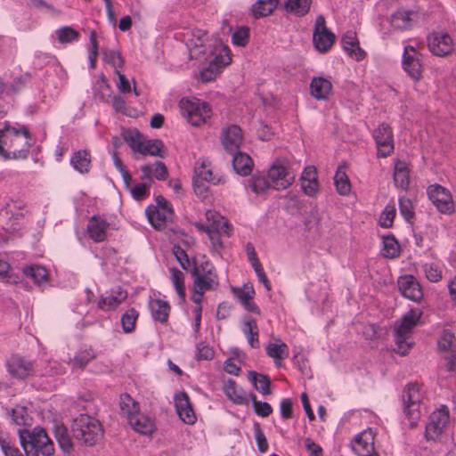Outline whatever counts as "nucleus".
<instances>
[{"label":"nucleus","instance_id":"obj_42","mask_svg":"<svg viewBox=\"0 0 456 456\" xmlns=\"http://www.w3.org/2000/svg\"><path fill=\"white\" fill-rule=\"evenodd\" d=\"M411 12L398 10L391 15L390 23L397 29H406L411 27Z\"/></svg>","mask_w":456,"mask_h":456},{"label":"nucleus","instance_id":"obj_18","mask_svg":"<svg viewBox=\"0 0 456 456\" xmlns=\"http://www.w3.org/2000/svg\"><path fill=\"white\" fill-rule=\"evenodd\" d=\"M140 170L142 172L140 177L142 183L129 189L132 197L138 201L144 200L150 195V188L152 184V167L150 164H144L141 166Z\"/></svg>","mask_w":456,"mask_h":456},{"label":"nucleus","instance_id":"obj_36","mask_svg":"<svg viewBox=\"0 0 456 456\" xmlns=\"http://www.w3.org/2000/svg\"><path fill=\"white\" fill-rule=\"evenodd\" d=\"M248 378L252 382L255 388L258 390L263 395H267L271 394V380L267 375H263L254 370H251L248 371Z\"/></svg>","mask_w":456,"mask_h":456},{"label":"nucleus","instance_id":"obj_10","mask_svg":"<svg viewBox=\"0 0 456 456\" xmlns=\"http://www.w3.org/2000/svg\"><path fill=\"white\" fill-rule=\"evenodd\" d=\"M421 61L420 53L411 45L405 46L402 60L403 69L414 81H419L422 77L423 65Z\"/></svg>","mask_w":456,"mask_h":456},{"label":"nucleus","instance_id":"obj_43","mask_svg":"<svg viewBox=\"0 0 456 456\" xmlns=\"http://www.w3.org/2000/svg\"><path fill=\"white\" fill-rule=\"evenodd\" d=\"M164 149L165 146L161 140L156 139L144 141L140 155H150L163 158L164 155L162 152Z\"/></svg>","mask_w":456,"mask_h":456},{"label":"nucleus","instance_id":"obj_19","mask_svg":"<svg viewBox=\"0 0 456 456\" xmlns=\"http://www.w3.org/2000/svg\"><path fill=\"white\" fill-rule=\"evenodd\" d=\"M174 400L175 411L180 419L188 425L194 424L197 419L187 393L180 392L175 394Z\"/></svg>","mask_w":456,"mask_h":456},{"label":"nucleus","instance_id":"obj_17","mask_svg":"<svg viewBox=\"0 0 456 456\" xmlns=\"http://www.w3.org/2000/svg\"><path fill=\"white\" fill-rule=\"evenodd\" d=\"M398 288L401 294L413 302H419L423 298V291L413 275H403L398 279Z\"/></svg>","mask_w":456,"mask_h":456},{"label":"nucleus","instance_id":"obj_23","mask_svg":"<svg viewBox=\"0 0 456 456\" xmlns=\"http://www.w3.org/2000/svg\"><path fill=\"white\" fill-rule=\"evenodd\" d=\"M341 44L344 51L346 52L348 56L356 61H361L365 58L366 53L360 47L355 32L347 31L345 33L342 37Z\"/></svg>","mask_w":456,"mask_h":456},{"label":"nucleus","instance_id":"obj_51","mask_svg":"<svg viewBox=\"0 0 456 456\" xmlns=\"http://www.w3.org/2000/svg\"><path fill=\"white\" fill-rule=\"evenodd\" d=\"M249 41V28L246 26L238 27L232 34V43L240 47H244Z\"/></svg>","mask_w":456,"mask_h":456},{"label":"nucleus","instance_id":"obj_33","mask_svg":"<svg viewBox=\"0 0 456 456\" xmlns=\"http://www.w3.org/2000/svg\"><path fill=\"white\" fill-rule=\"evenodd\" d=\"M119 409L120 413L128 420L140 411L139 403L127 393L120 395Z\"/></svg>","mask_w":456,"mask_h":456},{"label":"nucleus","instance_id":"obj_25","mask_svg":"<svg viewBox=\"0 0 456 456\" xmlns=\"http://www.w3.org/2000/svg\"><path fill=\"white\" fill-rule=\"evenodd\" d=\"M331 82L322 77H314L310 83V94L318 101L327 100L331 93Z\"/></svg>","mask_w":456,"mask_h":456},{"label":"nucleus","instance_id":"obj_15","mask_svg":"<svg viewBox=\"0 0 456 456\" xmlns=\"http://www.w3.org/2000/svg\"><path fill=\"white\" fill-rule=\"evenodd\" d=\"M220 141L226 152H236L240 150L243 141L240 127L237 125H229L224 127L220 135Z\"/></svg>","mask_w":456,"mask_h":456},{"label":"nucleus","instance_id":"obj_62","mask_svg":"<svg viewBox=\"0 0 456 456\" xmlns=\"http://www.w3.org/2000/svg\"><path fill=\"white\" fill-rule=\"evenodd\" d=\"M399 209L401 215L405 218V220L410 221L414 217L412 203L409 199L405 197H401L399 199Z\"/></svg>","mask_w":456,"mask_h":456},{"label":"nucleus","instance_id":"obj_31","mask_svg":"<svg viewBox=\"0 0 456 456\" xmlns=\"http://www.w3.org/2000/svg\"><path fill=\"white\" fill-rule=\"evenodd\" d=\"M242 331L245 334L249 346L252 348H259V330L256 321L252 317H247L243 321Z\"/></svg>","mask_w":456,"mask_h":456},{"label":"nucleus","instance_id":"obj_27","mask_svg":"<svg viewBox=\"0 0 456 456\" xmlns=\"http://www.w3.org/2000/svg\"><path fill=\"white\" fill-rule=\"evenodd\" d=\"M232 154L233 155L232 167L234 171L242 176L250 175L254 163L249 155L240 151Z\"/></svg>","mask_w":456,"mask_h":456},{"label":"nucleus","instance_id":"obj_12","mask_svg":"<svg viewBox=\"0 0 456 456\" xmlns=\"http://www.w3.org/2000/svg\"><path fill=\"white\" fill-rule=\"evenodd\" d=\"M449 420V411L446 406H442L435 411L426 425L425 437L427 440H436L444 431Z\"/></svg>","mask_w":456,"mask_h":456},{"label":"nucleus","instance_id":"obj_64","mask_svg":"<svg viewBox=\"0 0 456 456\" xmlns=\"http://www.w3.org/2000/svg\"><path fill=\"white\" fill-rule=\"evenodd\" d=\"M103 59L115 69L122 68L124 61L118 52L108 51L103 53Z\"/></svg>","mask_w":456,"mask_h":456},{"label":"nucleus","instance_id":"obj_49","mask_svg":"<svg viewBox=\"0 0 456 456\" xmlns=\"http://www.w3.org/2000/svg\"><path fill=\"white\" fill-rule=\"evenodd\" d=\"M172 283L181 299L185 297L184 274L179 269L170 268Z\"/></svg>","mask_w":456,"mask_h":456},{"label":"nucleus","instance_id":"obj_22","mask_svg":"<svg viewBox=\"0 0 456 456\" xmlns=\"http://www.w3.org/2000/svg\"><path fill=\"white\" fill-rule=\"evenodd\" d=\"M146 215L151 224L158 230H162L166 227L167 222L173 219V208H161L151 205L146 208Z\"/></svg>","mask_w":456,"mask_h":456},{"label":"nucleus","instance_id":"obj_2","mask_svg":"<svg viewBox=\"0 0 456 456\" xmlns=\"http://www.w3.org/2000/svg\"><path fill=\"white\" fill-rule=\"evenodd\" d=\"M74 438L81 444L94 446L103 438V428L101 422L87 414H80L72 423Z\"/></svg>","mask_w":456,"mask_h":456},{"label":"nucleus","instance_id":"obj_53","mask_svg":"<svg viewBox=\"0 0 456 456\" xmlns=\"http://www.w3.org/2000/svg\"><path fill=\"white\" fill-rule=\"evenodd\" d=\"M95 358V354L92 348L77 352L72 362L73 364L80 369H84L89 362Z\"/></svg>","mask_w":456,"mask_h":456},{"label":"nucleus","instance_id":"obj_6","mask_svg":"<svg viewBox=\"0 0 456 456\" xmlns=\"http://www.w3.org/2000/svg\"><path fill=\"white\" fill-rule=\"evenodd\" d=\"M182 114L194 126H200L211 117L212 111L209 105L204 102L182 100L180 103Z\"/></svg>","mask_w":456,"mask_h":456},{"label":"nucleus","instance_id":"obj_32","mask_svg":"<svg viewBox=\"0 0 456 456\" xmlns=\"http://www.w3.org/2000/svg\"><path fill=\"white\" fill-rule=\"evenodd\" d=\"M266 354L273 359L277 368L281 366V362L289 356V346L286 343H269L265 347Z\"/></svg>","mask_w":456,"mask_h":456},{"label":"nucleus","instance_id":"obj_7","mask_svg":"<svg viewBox=\"0 0 456 456\" xmlns=\"http://www.w3.org/2000/svg\"><path fill=\"white\" fill-rule=\"evenodd\" d=\"M267 177L276 190L287 189L294 181V175L288 170V161L284 159H278L273 163Z\"/></svg>","mask_w":456,"mask_h":456},{"label":"nucleus","instance_id":"obj_47","mask_svg":"<svg viewBox=\"0 0 456 456\" xmlns=\"http://www.w3.org/2000/svg\"><path fill=\"white\" fill-rule=\"evenodd\" d=\"M382 254L386 257L395 258L400 254V246L395 236H383Z\"/></svg>","mask_w":456,"mask_h":456},{"label":"nucleus","instance_id":"obj_37","mask_svg":"<svg viewBox=\"0 0 456 456\" xmlns=\"http://www.w3.org/2000/svg\"><path fill=\"white\" fill-rule=\"evenodd\" d=\"M343 168L344 166H338L334 176V184L338 193L345 196L351 191V183Z\"/></svg>","mask_w":456,"mask_h":456},{"label":"nucleus","instance_id":"obj_63","mask_svg":"<svg viewBox=\"0 0 456 456\" xmlns=\"http://www.w3.org/2000/svg\"><path fill=\"white\" fill-rule=\"evenodd\" d=\"M152 167V178L159 181H164L168 177V170L167 166L162 161H156L154 164H150Z\"/></svg>","mask_w":456,"mask_h":456},{"label":"nucleus","instance_id":"obj_40","mask_svg":"<svg viewBox=\"0 0 456 456\" xmlns=\"http://www.w3.org/2000/svg\"><path fill=\"white\" fill-rule=\"evenodd\" d=\"M311 4V0H286L285 9L289 12L302 17L309 12Z\"/></svg>","mask_w":456,"mask_h":456},{"label":"nucleus","instance_id":"obj_39","mask_svg":"<svg viewBox=\"0 0 456 456\" xmlns=\"http://www.w3.org/2000/svg\"><path fill=\"white\" fill-rule=\"evenodd\" d=\"M277 6V0H257L251 8L252 15L260 18L270 15Z\"/></svg>","mask_w":456,"mask_h":456},{"label":"nucleus","instance_id":"obj_1","mask_svg":"<svg viewBox=\"0 0 456 456\" xmlns=\"http://www.w3.org/2000/svg\"><path fill=\"white\" fill-rule=\"evenodd\" d=\"M13 134L0 139V156L5 160L26 159L34 144L32 135L24 125H20L19 129H12Z\"/></svg>","mask_w":456,"mask_h":456},{"label":"nucleus","instance_id":"obj_9","mask_svg":"<svg viewBox=\"0 0 456 456\" xmlns=\"http://www.w3.org/2000/svg\"><path fill=\"white\" fill-rule=\"evenodd\" d=\"M335 35L326 27L325 18L319 15L316 18L313 34V43L319 53L328 52L335 43Z\"/></svg>","mask_w":456,"mask_h":456},{"label":"nucleus","instance_id":"obj_57","mask_svg":"<svg viewBox=\"0 0 456 456\" xmlns=\"http://www.w3.org/2000/svg\"><path fill=\"white\" fill-rule=\"evenodd\" d=\"M201 281H193V293L191 295V300L198 305H201L204 297V293L209 290H215L216 289L208 288L207 284H200Z\"/></svg>","mask_w":456,"mask_h":456},{"label":"nucleus","instance_id":"obj_60","mask_svg":"<svg viewBox=\"0 0 456 456\" xmlns=\"http://www.w3.org/2000/svg\"><path fill=\"white\" fill-rule=\"evenodd\" d=\"M90 48H89V55L88 59L90 61V67L94 69L95 67L96 59L98 56V42H97V35L94 30L90 31Z\"/></svg>","mask_w":456,"mask_h":456},{"label":"nucleus","instance_id":"obj_41","mask_svg":"<svg viewBox=\"0 0 456 456\" xmlns=\"http://www.w3.org/2000/svg\"><path fill=\"white\" fill-rule=\"evenodd\" d=\"M54 436L59 444V446L64 452H69L72 448V441L69 434L68 428L64 425L54 426Z\"/></svg>","mask_w":456,"mask_h":456},{"label":"nucleus","instance_id":"obj_34","mask_svg":"<svg viewBox=\"0 0 456 456\" xmlns=\"http://www.w3.org/2000/svg\"><path fill=\"white\" fill-rule=\"evenodd\" d=\"M212 54L213 59L209 61V63L216 64V68H219L221 71L224 67L229 65L232 61L229 47L222 44H217L215 45Z\"/></svg>","mask_w":456,"mask_h":456},{"label":"nucleus","instance_id":"obj_5","mask_svg":"<svg viewBox=\"0 0 456 456\" xmlns=\"http://www.w3.org/2000/svg\"><path fill=\"white\" fill-rule=\"evenodd\" d=\"M403 413L409 420L411 428L416 426L420 419L419 406L422 402V395L417 383H410L402 395Z\"/></svg>","mask_w":456,"mask_h":456},{"label":"nucleus","instance_id":"obj_59","mask_svg":"<svg viewBox=\"0 0 456 456\" xmlns=\"http://www.w3.org/2000/svg\"><path fill=\"white\" fill-rule=\"evenodd\" d=\"M209 224L210 227L208 228V231L213 230L214 232H222V234L227 237H230L232 235V226L224 217L223 218V222L217 219V221L211 223Z\"/></svg>","mask_w":456,"mask_h":456},{"label":"nucleus","instance_id":"obj_45","mask_svg":"<svg viewBox=\"0 0 456 456\" xmlns=\"http://www.w3.org/2000/svg\"><path fill=\"white\" fill-rule=\"evenodd\" d=\"M139 313L138 311L131 307L127 309L121 316V325L122 330L125 333H131L135 329V323L138 320Z\"/></svg>","mask_w":456,"mask_h":456},{"label":"nucleus","instance_id":"obj_54","mask_svg":"<svg viewBox=\"0 0 456 456\" xmlns=\"http://www.w3.org/2000/svg\"><path fill=\"white\" fill-rule=\"evenodd\" d=\"M250 399L253 403L254 411L256 415L265 418L271 415L273 408L270 403L266 402L257 401L256 395L253 393L250 394Z\"/></svg>","mask_w":456,"mask_h":456},{"label":"nucleus","instance_id":"obj_35","mask_svg":"<svg viewBox=\"0 0 456 456\" xmlns=\"http://www.w3.org/2000/svg\"><path fill=\"white\" fill-rule=\"evenodd\" d=\"M193 179L213 183L215 185L224 183L222 178L215 177L209 165H208L205 161L197 162Z\"/></svg>","mask_w":456,"mask_h":456},{"label":"nucleus","instance_id":"obj_24","mask_svg":"<svg viewBox=\"0 0 456 456\" xmlns=\"http://www.w3.org/2000/svg\"><path fill=\"white\" fill-rule=\"evenodd\" d=\"M127 297V292L118 287L110 290L106 296H102L98 302V307L103 311L115 310Z\"/></svg>","mask_w":456,"mask_h":456},{"label":"nucleus","instance_id":"obj_48","mask_svg":"<svg viewBox=\"0 0 456 456\" xmlns=\"http://www.w3.org/2000/svg\"><path fill=\"white\" fill-rule=\"evenodd\" d=\"M124 140L134 151V154H140L143 146L142 135L139 132H127L124 134Z\"/></svg>","mask_w":456,"mask_h":456},{"label":"nucleus","instance_id":"obj_20","mask_svg":"<svg viewBox=\"0 0 456 456\" xmlns=\"http://www.w3.org/2000/svg\"><path fill=\"white\" fill-rule=\"evenodd\" d=\"M7 368L12 377L21 379L34 372L33 362L19 355H13L9 359Z\"/></svg>","mask_w":456,"mask_h":456},{"label":"nucleus","instance_id":"obj_38","mask_svg":"<svg viewBox=\"0 0 456 456\" xmlns=\"http://www.w3.org/2000/svg\"><path fill=\"white\" fill-rule=\"evenodd\" d=\"M394 181L396 187L402 190L407 189L410 183V176L409 170L404 162H396L394 172Z\"/></svg>","mask_w":456,"mask_h":456},{"label":"nucleus","instance_id":"obj_14","mask_svg":"<svg viewBox=\"0 0 456 456\" xmlns=\"http://www.w3.org/2000/svg\"><path fill=\"white\" fill-rule=\"evenodd\" d=\"M373 137L378 147V156L385 158L394 151V135L391 126L382 123L373 131Z\"/></svg>","mask_w":456,"mask_h":456},{"label":"nucleus","instance_id":"obj_29","mask_svg":"<svg viewBox=\"0 0 456 456\" xmlns=\"http://www.w3.org/2000/svg\"><path fill=\"white\" fill-rule=\"evenodd\" d=\"M71 167L80 174H87L91 167V154L86 150L75 151L69 161Z\"/></svg>","mask_w":456,"mask_h":456},{"label":"nucleus","instance_id":"obj_30","mask_svg":"<svg viewBox=\"0 0 456 456\" xmlns=\"http://www.w3.org/2000/svg\"><path fill=\"white\" fill-rule=\"evenodd\" d=\"M150 310L152 318L160 323H166L169 317L170 305L165 300L160 298L150 301Z\"/></svg>","mask_w":456,"mask_h":456},{"label":"nucleus","instance_id":"obj_21","mask_svg":"<svg viewBox=\"0 0 456 456\" xmlns=\"http://www.w3.org/2000/svg\"><path fill=\"white\" fill-rule=\"evenodd\" d=\"M110 224L102 217L94 215L88 220L86 232L89 238L96 243L107 240V231Z\"/></svg>","mask_w":456,"mask_h":456},{"label":"nucleus","instance_id":"obj_61","mask_svg":"<svg viewBox=\"0 0 456 456\" xmlns=\"http://www.w3.org/2000/svg\"><path fill=\"white\" fill-rule=\"evenodd\" d=\"M214 350L206 343L200 342L196 346V359L198 361H209L214 358Z\"/></svg>","mask_w":456,"mask_h":456},{"label":"nucleus","instance_id":"obj_44","mask_svg":"<svg viewBox=\"0 0 456 456\" xmlns=\"http://www.w3.org/2000/svg\"><path fill=\"white\" fill-rule=\"evenodd\" d=\"M23 273L27 277L31 278L36 284H41L45 281L48 277L47 270L37 265L24 267Z\"/></svg>","mask_w":456,"mask_h":456},{"label":"nucleus","instance_id":"obj_3","mask_svg":"<svg viewBox=\"0 0 456 456\" xmlns=\"http://www.w3.org/2000/svg\"><path fill=\"white\" fill-rule=\"evenodd\" d=\"M20 444L27 456H52L54 445L43 428H35L32 432L19 431Z\"/></svg>","mask_w":456,"mask_h":456},{"label":"nucleus","instance_id":"obj_28","mask_svg":"<svg viewBox=\"0 0 456 456\" xmlns=\"http://www.w3.org/2000/svg\"><path fill=\"white\" fill-rule=\"evenodd\" d=\"M224 392L229 400L235 404L247 405L248 403L245 391L232 379H229L224 384Z\"/></svg>","mask_w":456,"mask_h":456},{"label":"nucleus","instance_id":"obj_11","mask_svg":"<svg viewBox=\"0 0 456 456\" xmlns=\"http://www.w3.org/2000/svg\"><path fill=\"white\" fill-rule=\"evenodd\" d=\"M191 274L194 277L193 281H201L200 284H208V288L216 289L219 285L218 276L214 265L208 260L200 263H193Z\"/></svg>","mask_w":456,"mask_h":456},{"label":"nucleus","instance_id":"obj_13","mask_svg":"<svg viewBox=\"0 0 456 456\" xmlns=\"http://www.w3.org/2000/svg\"><path fill=\"white\" fill-rule=\"evenodd\" d=\"M428 46L434 55L443 57L452 52L454 41L446 32H433L428 37Z\"/></svg>","mask_w":456,"mask_h":456},{"label":"nucleus","instance_id":"obj_8","mask_svg":"<svg viewBox=\"0 0 456 456\" xmlns=\"http://www.w3.org/2000/svg\"><path fill=\"white\" fill-rule=\"evenodd\" d=\"M429 200L436 209L445 215L454 212V203L451 192L440 184H432L427 190Z\"/></svg>","mask_w":456,"mask_h":456},{"label":"nucleus","instance_id":"obj_55","mask_svg":"<svg viewBox=\"0 0 456 456\" xmlns=\"http://www.w3.org/2000/svg\"><path fill=\"white\" fill-rule=\"evenodd\" d=\"M232 291L233 295L240 300L241 305L245 302H248L249 299H253L255 295L253 286L246 284L241 288L233 287Z\"/></svg>","mask_w":456,"mask_h":456},{"label":"nucleus","instance_id":"obj_50","mask_svg":"<svg viewBox=\"0 0 456 456\" xmlns=\"http://www.w3.org/2000/svg\"><path fill=\"white\" fill-rule=\"evenodd\" d=\"M56 36L61 44H69L79 39V33L71 27H62L56 30Z\"/></svg>","mask_w":456,"mask_h":456},{"label":"nucleus","instance_id":"obj_4","mask_svg":"<svg viewBox=\"0 0 456 456\" xmlns=\"http://www.w3.org/2000/svg\"><path fill=\"white\" fill-rule=\"evenodd\" d=\"M422 311L419 308H412L407 312L401 319L399 325L395 330V341L396 348L395 351L401 354L405 355L408 350L412 346V342L410 341L412 329L417 325Z\"/></svg>","mask_w":456,"mask_h":456},{"label":"nucleus","instance_id":"obj_16","mask_svg":"<svg viewBox=\"0 0 456 456\" xmlns=\"http://www.w3.org/2000/svg\"><path fill=\"white\" fill-rule=\"evenodd\" d=\"M375 434L367 428L358 434L354 439L353 449L359 456H378L374 447Z\"/></svg>","mask_w":456,"mask_h":456},{"label":"nucleus","instance_id":"obj_56","mask_svg":"<svg viewBox=\"0 0 456 456\" xmlns=\"http://www.w3.org/2000/svg\"><path fill=\"white\" fill-rule=\"evenodd\" d=\"M426 278L431 282H438L442 280L443 272L436 264H425L423 266Z\"/></svg>","mask_w":456,"mask_h":456},{"label":"nucleus","instance_id":"obj_52","mask_svg":"<svg viewBox=\"0 0 456 456\" xmlns=\"http://www.w3.org/2000/svg\"><path fill=\"white\" fill-rule=\"evenodd\" d=\"M0 448L4 456H23L20 449L14 445V443L3 433H0Z\"/></svg>","mask_w":456,"mask_h":456},{"label":"nucleus","instance_id":"obj_58","mask_svg":"<svg viewBox=\"0 0 456 456\" xmlns=\"http://www.w3.org/2000/svg\"><path fill=\"white\" fill-rule=\"evenodd\" d=\"M255 439L260 452H267L269 445L264 431L261 429L259 423H254Z\"/></svg>","mask_w":456,"mask_h":456},{"label":"nucleus","instance_id":"obj_46","mask_svg":"<svg viewBox=\"0 0 456 456\" xmlns=\"http://www.w3.org/2000/svg\"><path fill=\"white\" fill-rule=\"evenodd\" d=\"M248 187L256 194L263 193L273 187L270 180L264 175H254L248 181Z\"/></svg>","mask_w":456,"mask_h":456},{"label":"nucleus","instance_id":"obj_26","mask_svg":"<svg viewBox=\"0 0 456 456\" xmlns=\"http://www.w3.org/2000/svg\"><path fill=\"white\" fill-rule=\"evenodd\" d=\"M133 429L142 435H151L155 429L154 420L140 411L128 420Z\"/></svg>","mask_w":456,"mask_h":456}]
</instances>
